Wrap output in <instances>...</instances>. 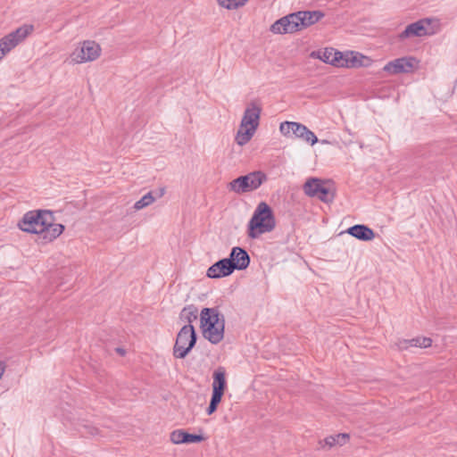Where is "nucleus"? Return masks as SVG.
Masks as SVG:
<instances>
[{
    "mask_svg": "<svg viewBox=\"0 0 457 457\" xmlns=\"http://www.w3.org/2000/svg\"><path fill=\"white\" fill-rule=\"evenodd\" d=\"M324 17L320 11H300L287 14L270 26L274 34H291L304 29Z\"/></svg>",
    "mask_w": 457,
    "mask_h": 457,
    "instance_id": "f257e3e1",
    "label": "nucleus"
},
{
    "mask_svg": "<svg viewBox=\"0 0 457 457\" xmlns=\"http://www.w3.org/2000/svg\"><path fill=\"white\" fill-rule=\"evenodd\" d=\"M203 336L210 343L217 345L224 337L225 318L217 308H204L200 313Z\"/></svg>",
    "mask_w": 457,
    "mask_h": 457,
    "instance_id": "f03ea898",
    "label": "nucleus"
},
{
    "mask_svg": "<svg viewBox=\"0 0 457 457\" xmlns=\"http://www.w3.org/2000/svg\"><path fill=\"white\" fill-rule=\"evenodd\" d=\"M276 228V219L271 207L265 202L256 206L247 225V236L258 238L261 235L271 232Z\"/></svg>",
    "mask_w": 457,
    "mask_h": 457,
    "instance_id": "7ed1b4c3",
    "label": "nucleus"
},
{
    "mask_svg": "<svg viewBox=\"0 0 457 457\" xmlns=\"http://www.w3.org/2000/svg\"><path fill=\"white\" fill-rule=\"evenodd\" d=\"M262 107L253 101L247 104L240 128L236 136V141L239 145H244L251 140L259 126Z\"/></svg>",
    "mask_w": 457,
    "mask_h": 457,
    "instance_id": "20e7f679",
    "label": "nucleus"
},
{
    "mask_svg": "<svg viewBox=\"0 0 457 457\" xmlns=\"http://www.w3.org/2000/svg\"><path fill=\"white\" fill-rule=\"evenodd\" d=\"M197 335L193 325H184L179 331L173 346V356L184 359L195 347Z\"/></svg>",
    "mask_w": 457,
    "mask_h": 457,
    "instance_id": "39448f33",
    "label": "nucleus"
},
{
    "mask_svg": "<svg viewBox=\"0 0 457 457\" xmlns=\"http://www.w3.org/2000/svg\"><path fill=\"white\" fill-rule=\"evenodd\" d=\"M267 180V176L262 171H253L247 175L240 176L228 184V189L237 194L253 191Z\"/></svg>",
    "mask_w": 457,
    "mask_h": 457,
    "instance_id": "423d86ee",
    "label": "nucleus"
},
{
    "mask_svg": "<svg viewBox=\"0 0 457 457\" xmlns=\"http://www.w3.org/2000/svg\"><path fill=\"white\" fill-rule=\"evenodd\" d=\"M49 212L47 210L29 211L23 215L18 227L24 232L40 235L46 229L48 222L46 213Z\"/></svg>",
    "mask_w": 457,
    "mask_h": 457,
    "instance_id": "0eeeda50",
    "label": "nucleus"
},
{
    "mask_svg": "<svg viewBox=\"0 0 457 457\" xmlns=\"http://www.w3.org/2000/svg\"><path fill=\"white\" fill-rule=\"evenodd\" d=\"M304 193L311 197H317L320 201L328 204L333 202L335 194L325 183L319 179H309L303 185Z\"/></svg>",
    "mask_w": 457,
    "mask_h": 457,
    "instance_id": "6e6552de",
    "label": "nucleus"
},
{
    "mask_svg": "<svg viewBox=\"0 0 457 457\" xmlns=\"http://www.w3.org/2000/svg\"><path fill=\"white\" fill-rule=\"evenodd\" d=\"M101 54V47L95 41L86 40L80 47L76 48L71 57L76 63H83L96 60Z\"/></svg>",
    "mask_w": 457,
    "mask_h": 457,
    "instance_id": "1a4fd4ad",
    "label": "nucleus"
},
{
    "mask_svg": "<svg viewBox=\"0 0 457 457\" xmlns=\"http://www.w3.org/2000/svg\"><path fill=\"white\" fill-rule=\"evenodd\" d=\"M417 60L414 57H402L387 62L383 71L392 74L410 73L413 71Z\"/></svg>",
    "mask_w": 457,
    "mask_h": 457,
    "instance_id": "9d476101",
    "label": "nucleus"
},
{
    "mask_svg": "<svg viewBox=\"0 0 457 457\" xmlns=\"http://www.w3.org/2000/svg\"><path fill=\"white\" fill-rule=\"evenodd\" d=\"M34 31L32 24H24L8 35L2 37L3 43L6 44L11 49H13L21 42H22L29 35Z\"/></svg>",
    "mask_w": 457,
    "mask_h": 457,
    "instance_id": "9b49d317",
    "label": "nucleus"
},
{
    "mask_svg": "<svg viewBox=\"0 0 457 457\" xmlns=\"http://www.w3.org/2000/svg\"><path fill=\"white\" fill-rule=\"evenodd\" d=\"M430 20L423 19L409 24L399 35L400 39H405L411 37H422L430 34L428 26Z\"/></svg>",
    "mask_w": 457,
    "mask_h": 457,
    "instance_id": "f8f14e48",
    "label": "nucleus"
},
{
    "mask_svg": "<svg viewBox=\"0 0 457 457\" xmlns=\"http://www.w3.org/2000/svg\"><path fill=\"white\" fill-rule=\"evenodd\" d=\"M234 271L235 270L230 260L223 258L210 266L206 275L211 278H220L231 275Z\"/></svg>",
    "mask_w": 457,
    "mask_h": 457,
    "instance_id": "ddd939ff",
    "label": "nucleus"
},
{
    "mask_svg": "<svg viewBox=\"0 0 457 457\" xmlns=\"http://www.w3.org/2000/svg\"><path fill=\"white\" fill-rule=\"evenodd\" d=\"M228 258L232 262V266L235 270H245L250 264V256L248 253L239 246L233 247Z\"/></svg>",
    "mask_w": 457,
    "mask_h": 457,
    "instance_id": "4468645a",
    "label": "nucleus"
},
{
    "mask_svg": "<svg viewBox=\"0 0 457 457\" xmlns=\"http://www.w3.org/2000/svg\"><path fill=\"white\" fill-rule=\"evenodd\" d=\"M48 222L46 229L40 234V237L46 242H52L57 238L64 230V226L58 223H54L53 212L46 213Z\"/></svg>",
    "mask_w": 457,
    "mask_h": 457,
    "instance_id": "2eb2a0df",
    "label": "nucleus"
},
{
    "mask_svg": "<svg viewBox=\"0 0 457 457\" xmlns=\"http://www.w3.org/2000/svg\"><path fill=\"white\" fill-rule=\"evenodd\" d=\"M170 441L175 445L195 444L204 441L202 435L190 434L184 429H176L170 433Z\"/></svg>",
    "mask_w": 457,
    "mask_h": 457,
    "instance_id": "dca6fc26",
    "label": "nucleus"
},
{
    "mask_svg": "<svg viewBox=\"0 0 457 457\" xmlns=\"http://www.w3.org/2000/svg\"><path fill=\"white\" fill-rule=\"evenodd\" d=\"M370 59L361 54L355 52H346L343 54V60L341 67L357 68L366 66Z\"/></svg>",
    "mask_w": 457,
    "mask_h": 457,
    "instance_id": "f3484780",
    "label": "nucleus"
},
{
    "mask_svg": "<svg viewBox=\"0 0 457 457\" xmlns=\"http://www.w3.org/2000/svg\"><path fill=\"white\" fill-rule=\"evenodd\" d=\"M432 339L427 337H417L411 339H400L396 343V346L398 350L404 351L409 349L411 346L420 347V348H428L431 346Z\"/></svg>",
    "mask_w": 457,
    "mask_h": 457,
    "instance_id": "a211bd4d",
    "label": "nucleus"
},
{
    "mask_svg": "<svg viewBox=\"0 0 457 457\" xmlns=\"http://www.w3.org/2000/svg\"><path fill=\"white\" fill-rule=\"evenodd\" d=\"M346 233L361 241H370L375 237V232L363 224H356L348 228Z\"/></svg>",
    "mask_w": 457,
    "mask_h": 457,
    "instance_id": "6ab92c4d",
    "label": "nucleus"
},
{
    "mask_svg": "<svg viewBox=\"0 0 457 457\" xmlns=\"http://www.w3.org/2000/svg\"><path fill=\"white\" fill-rule=\"evenodd\" d=\"M317 57L336 67H341L343 63V53L336 51L334 48H325L322 52H318Z\"/></svg>",
    "mask_w": 457,
    "mask_h": 457,
    "instance_id": "aec40b11",
    "label": "nucleus"
},
{
    "mask_svg": "<svg viewBox=\"0 0 457 457\" xmlns=\"http://www.w3.org/2000/svg\"><path fill=\"white\" fill-rule=\"evenodd\" d=\"M292 136L296 138H300L306 143L313 145L318 142V138L316 135L311 131L305 125L302 123L295 122V128L292 131Z\"/></svg>",
    "mask_w": 457,
    "mask_h": 457,
    "instance_id": "412c9836",
    "label": "nucleus"
},
{
    "mask_svg": "<svg viewBox=\"0 0 457 457\" xmlns=\"http://www.w3.org/2000/svg\"><path fill=\"white\" fill-rule=\"evenodd\" d=\"M212 391L224 394L227 386L226 370L224 367H218L212 374Z\"/></svg>",
    "mask_w": 457,
    "mask_h": 457,
    "instance_id": "4be33fe9",
    "label": "nucleus"
},
{
    "mask_svg": "<svg viewBox=\"0 0 457 457\" xmlns=\"http://www.w3.org/2000/svg\"><path fill=\"white\" fill-rule=\"evenodd\" d=\"M198 318V308L194 304L185 306L180 313L179 320L186 322V325H192V323Z\"/></svg>",
    "mask_w": 457,
    "mask_h": 457,
    "instance_id": "5701e85b",
    "label": "nucleus"
},
{
    "mask_svg": "<svg viewBox=\"0 0 457 457\" xmlns=\"http://www.w3.org/2000/svg\"><path fill=\"white\" fill-rule=\"evenodd\" d=\"M76 429L84 436L99 435V429L87 420L78 421Z\"/></svg>",
    "mask_w": 457,
    "mask_h": 457,
    "instance_id": "b1692460",
    "label": "nucleus"
},
{
    "mask_svg": "<svg viewBox=\"0 0 457 457\" xmlns=\"http://www.w3.org/2000/svg\"><path fill=\"white\" fill-rule=\"evenodd\" d=\"M349 440V435L346 433H340L335 436H329L324 439L325 445L329 448L334 445H344Z\"/></svg>",
    "mask_w": 457,
    "mask_h": 457,
    "instance_id": "393cba45",
    "label": "nucleus"
},
{
    "mask_svg": "<svg viewBox=\"0 0 457 457\" xmlns=\"http://www.w3.org/2000/svg\"><path fill=\"white\" fill-rule=\"evenodd\" d=\"M224 394L213 392L212 393L211 401L209 406L206 409L207 415H212L217 411L219 403L221 402Z\"/></svg>",
    "mask_w": 457,
    "mask_h": 457,
    "instance_id": "a878e982",
    "label": "nucleus"
},
{
    "mask_svg": "<svg viewBox=\"0 0 457 457\" xmlns=\"http://www.w3.org/2000/svg\"><path fill=\"white\" fill-rule=\"evenodd\" d=\"M154 197L153 196L152 193L149 192L135 203L134 208L136 210H141V209L150 205L152 203H154Z\"/></svg>",
    "mask_w": 457,
    "mask_h": 457,
    "instance_id": "bb28decb",
    "label": "nucleus"
},
{
    "mask_svg": "<svg viewBox=\"0 0 457 457\" xmlns=\"http://www.w3.org/2000/svg\"><path fill=\"white\" fill-rule=\"evenodd\" d=\"M248 0H218L220 5L228 10L243 6Z\"/></svg>",
    "mask_w": 457,
    "mask_h": 457,
    "instance_id": "cd10ccee",
    "label": "nucleus"
},
{
    "mask_svg": "<svg viewBox=\"0 0 457 457\" xmlns=\"http://www.w3.org/2000/svg\"><path fill=\"white\" fill-rule=\"evenodd\" d=\"M295 121H284L280 123L279 131L285 137H292V131L295 128Z\"/></svg>",
    "mask_w": 457,
    "mask_h": 457,
    "instance_id": "c85d7f7f",
    "label": "nucleus"
},
{
    "mask_svg": "<svg viewBox=\"0 0 457 457\" xmlns=\"http://www.w3.org/2000/svg\"><path fill=\"white\" fill-rule=\"evenodd\" d=\"M11 50V47L3 43V39L0 38V60Z\"/></svg>",
    "mask_w": 457,
    "mask_h": 457,
    "instance_id": "c756f323",
    "label": "nucleus"
},
{
    "mask_svg": "<svg viewBox=\"0 0 457 457\" xmlns=\"http://www.w3.org/2000/svg\"><path fill=\"white\" fill-rule=\"evenodd\" d=\"M5 370V365L4 362L0 361V378H2Z\"/></svg>",
    "mask_w": 457,
    "mask_h": 457,
    "instance_id": "7c9ffc66",
    "label": "nucleus"
},
{
    "mask_svg": "<svg viewBox=\"0 0 457 457\" xmlns=\"http://www.w3.org/2000/svg\"><path fill=\"white\" fill-rule=\"evenodd\" d=\"M116 351H117V353H119L121 355H123L125 353V350L122 348H117Z\"/></svg>",
    "mask_w": 457,
    "mask_h": 457,
    "instance_id": "2f4dec72",
    "label": "nucleus"
}]
</instances>
